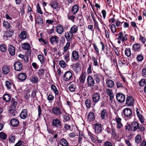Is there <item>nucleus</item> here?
I'll list each match as a JSON object with an SVG mask.
<instances>
[{
    "mask_svg": "<svg viewBox=\"0 0 146 146\" xmlns=\"http://www.w3.org/2000/svg\"><path fill=\"white\" fill-rule=\"evenodd\" d=\"M104 146H113L111 143L109 141H106L104 143Z\"/></svg>",
    "mask_w": 146,
    "mask_h": 146,
    "instance_id": "nucleus-63",
    "label": "nucleus"
},
{
    "mask_svg": "<svg viewBox=\"0 0 146 146\" xmlns=\"http://www.w3.org/2000/svg\"><path fill=\"white\" fill-rule=\"evenodd\" d=\"M106 92L107 95L109 96L110 100H112L114 99V95L112 90L110 89H107Z\"/></svg>",
    "mask_w": 146,
    "mask_h": 146,
    "instance_id": "nucleus-19",
    "label": "nucleus"
},
{
    "mask_svg": "<svg viewBox=\"0 0 146 146\" xmlns=\"http://www.w3.org/2000/svg\"><path fill=\"white\" fill-rule=\"evenodd\" d=\"M14 69L17 71H21L23 67L22 64L19 61L15 62L14 64Z\"/></svg>",
    "mask_w": 146,
    "mask_h": 146,
    "instance_id": "nucleus-4",
    "label": "nucleus"
},
{
    "mask_svg": "<svg viewBox=\"0 0 146 146\" xmlns=\"http://www.w3.org/2000/svg\"><path fill=\"white\" fill-rule=\"evenodd\" d=\"M15 137L13 135L11 134L9 137V141L10 143H13L15 141Z\"/></svg>",
    "mask_w": 146,
    "mask_h": 146,
    "instance_id": "nucleus-49",
    "label": "nucleus"
},
{
    "mask_svg": "<svg viewBox=\"0 0 146 146\" xmlns=\"http://www.w3.org/2000/svg\"><path fill=\"white\" fill-rule=\"evenodd\" d=\"M106 86L109 88H112L114 86V82L110 79H108L106 80Z\"/></svg>",
    "mask_w": 146,
    "mask_h": 146,
    "instance_id": "nucleus-14",
    "label": "nucleus"
},
{
    "mask_svg": "<svg viewBox=\"0 0 146 146\" xmlns=\"http://www.w3.org/2000/svg\"><path fill=\"white\" fill-rule=\"evenodd\" d=\"M51 7L53 9H56L58 8V5L57 3L55 1H53L50 4Z\"/></svg>",
    "mask_w": 146,
    "mask_h": 146,
    "instance_id": "nucleus-38",
    "label": "nucleus"
},
{
    "mask_svg": "<svg viewBox=\"0 0 146 146\" xmlns=\"http://www.w3.org/2000/svg\"><path fill=\"white\" fill-rule=\"evenodd\" d=\"M86 76V74L85 73L82 72L80 77L79 80L80 83H84L85 81Z\"/></svg>",
    "mask_w": 146,
    "mask_h": 146,
    "instance_id": "nucleus-29",
    "label": "nucleus"
},
{
    "mask_svg": "<svg viewBox=\"0 0 146 146\" xmlns=\"http://www.w3.org/2000/svg\"><path fill=\"white\" fill-rule=\"evenodd\" d=\"M20 117L22 119H25L27 117V110L25 109L23 110L20 114Z\"/></svg>",
    "mask_w": 146,
    "mask_h": 146,
    "instance_id": "nucleus-20",
    "label": "nucleus"
},
{
    "mask_svg": "<svg viewBox=\"0 0 146 146\" xmlns=\"http://www.w3.org/2000/svg\"><path fill=\"white\" fill-rule=\"evenodd\" d=\"M17 100L13 98H12L11 101V105L12 109L9 110L10 112L12 111H14V110H15L18 104Z\"/></svg>",
    "mask_w": 146,
    "mask_h": 146,
    "instance_id": "nucleus-11",
    "label": "nucleus"
},
{
    "mask_svg": "<svg viewBox=\"0 0 146 146\" xmlns=\"http://www.w3.org/2000/svg\"><path fill=\"white\" fill-rule=\"evenodd\" d=\"M101 76L100 75L97 73L94 74L93 75V78L97 84H98L100 83L101 80Z\"/></svg>",
    "mask_w": 146,
    "mask_h": 146,
    "instance_id": "nucleus-26",
    "label": "nucleus"
},
{
    "mask_svg": "<svg viewBox=\"0 0 146 146\" xmlns=\"http://www.w3.org/2000/svg\"><path fill=\"white\" fill-rule=\"evenodd\" d=\"M108 115L107 111L105 109H103L101 113V117L103 119H106V117Z\"/></svg>",
    "mask_w": 146,
    "mask_h": 146,
    "instance_id": "nucleus-32",
    "label": "nucleus"
},
{
    "mask_svg": "<svg viewBox=\"0 0 146 146\" xmlns=\"http://www.w3.org/2000/svg\"><path fill=\"white\" fill-rule=\"evenodd\" d=\"M68 19L71 20L72 22H74V19L76 18L75 16L70 15V13H68L67 15Z\"/></svg>",
    "mask_w": 146,
    "mask_h": 146,
    "instance_id": "nucleus-45",
    "label": "nucleus"
},
{
    "mask_svg": "<svg viewBox=\"0 0 146 146\" xmlns=\"http://www.w3.org/2000/svg\"><path fill=\"white\" fill-rule=\"evenodd\" d=\"M142 75L144 77H146V68H144L142 70Z\"/></svg>",
    "mask_w": 146,
    "mask_h": 146,
    "instance_id": "nucleus-62",
    "label": "nucleus"
},
{
    "mask_svg": "<svg viewBox=\"0 0 146 146\" xmlns=\"http://www.w3.org/2000/svg\"><path fill=\"white\" fill-rule=\"evenodd\" d=\"M137 77V75L135 74H133L132 75L131 80L134 82V84H136Z\"/></svg>",
    "mask_w": 146,
    "mask_h": 146,
    "instance_id": "nucleus-60",
    "label": "nucleus"
},
{
    "mask_svg": "<svg viewBox=\"0 0 146 146\" xmlns=\"http://www.w3.org/2000/svg\"><path fill=\"white\" fill-rule=\"evenodd\" d=\"M36 7L37 13L41 15H42L43 14V13L39 5V3L37 4Z\"/></svg>",
    "mask_w": 146,
    "mask_h": 146,
    "instance_id": "nucleus-56",
    "label": "nucleus"
},
{
    "mask_svg": "<svg viewBox=\"0 0 146 146\" xmlns=\"http://www.w3.org/2000/svg\"><path fill=\"white\" fill-rule=\"evenodd\" d=\"M116 84L117 88L124 87V84L122 83L121 81H117L116 82Z\"/></svg>",
    "mask_w": 146,
    "mask_h": 146,
    "instance_id": "nucleus-47",
    "label": "nucleus"
},
{
    "mask_svg": "<svg viewBox=\"0 0 146 146\" xmlns=\"http://www.w3.org/2000/svg\"><path fill=\"white\" fill-rule=\"evenodd\" d=\"M126 102V104L128 106H133V104L134 100L132 96H127Z\"/></svg>",
    "mask_w": 146,
    "mask_h": 146,
    "instance_id": "nucleus-10",
    "label": "nucleus"
},
{
    "mask_svg": "<svg viewBox=\"0 0 146 146\" xmlns=\"http://www.w3.org/2000/svg\"><path fill=\"white\" fill-rule=\"evenodd\" d=\"M111 134L112 137L114 138L115 140L118 141L119 136L116 133L115 129L114 128H111Z\"/></svg>",
    "mask_w": 146,
    "mask_h": 146,
    "instance_id": "nucleus-25",
    "label": "nucleus"
},
{
    "mask_svg": "<svg viewBox=\"0 0 146 146\" xmlns=\"http://www.w3.org/2000/svg\"><path fill=\"white\" fill-rule=\"evenodd\" d=\"M8 50L9 54L11 56H14L15 54V47L12 45L9 46Z\"/></svg>",
    "mask_w": 146,
    "mask_h": 146,
    "instance_id": "nucleus-17",
    "label": "nucleus"
},
{
    "mask_svg": "<svg viewBox=\"0 0 146 146\" xmlns=\"http://www.w3.org/2000/svg\"><path fill=\"white\" fill-rule=\"evenodd\" d=\"M59 65L60 66L63 68H65L66 66V64L65 62L63 60H61L60 61L59 63Z\"/></svg>",
    "mask_w": 146,
    "mask_h": 146,
    "instance_id": "nucleus-54",
    "label": "nucleus"
},
{
    "mask_svg": "<svg viewBox=\"0 0 146 146\" xmlns=\"http://www.w3.org/2000/svg\"><path fill=\"white\" fill-rule=\"evenodd\" d=\"M87 117L88 120L89 122L94 121L95 119L94 114L92 112L89 113Z\"/></svg>",
    "mask_w": 146,
    "mask_h": 146,
    "instance_id": "nucleus-30",
    "label": "nucleus"
},
{
    "mask_svg": "<svg viewBox=\"0 0 146 146\" xmlns=\"http://www.w3.org/2000/svg\"><path fill=\"white\" fill-rule=\"evenodd\" d=\"M78 6L77 5H75L73 6L72 8L71 11V13L72 14V15H74L78 11Z\"/></svg>",
    "mask_w": 146,
    "mask_h": 146,
    "instance_id": "nucleus-28",
    "label": "nucleus"
},
{
    "mask_svg": "<svg viewBox=\"0 0 146 146\" xmlns=\"http://www.w3.org/2000/svg\"><path fill=\"white\" fill-rule=\"evenodd\" d=\"M0 49L2 52H4L7 50V47L5 45L1 44L0 45Z\"/></svg>",
    "mask_w": 146,
    "mask_h": 146,
    "instance_id": "nucleus-42",
    "label": "nucleus"
},
{
    "mask_svg": "<svg viewBox=\"0 0 146 146\" xmlns=\"http://www.w3.org/2000/svg\"><path fill=\"white\" fill-rule=\"evenodd\" d=\"M52 125L54 127H62L61 122L59 119L56 118L53 120Z\"/></svg>",
    "mask_w": 146,
    "mask_h": 146,
    "instance_id": "nucleus-9",
    "label": "nucleus"
},
{
    "mask_svg": "<svg viewBox=\"0 0 146 146\" xmlns=\"http://www.w3.org/2000/svg\"><path fill=\"white\" fill-rule=\"evenodd\" d=\"M52 113L57 115H58L61 113L60 108L57 107H54L53 108Z\"/></svg>",
    "mask_w": 146,
    "mask_h": 146,
    "instance_id": "nucleus-22",
    "label": "nucleus"
},
{
    "mask_svg": "<svg viewBox=\"0 0 146 146\" xmlns=\"http://www.w3.org/2000/svg\"><path fill=\"white\" fill-rule=\"evenodd\" d=\"M37 91L35 89H33L31 97L33 98H36Z\"/></svg>",
    "mask_w": 146,
    "mask_h": 146,
    "instance_id": "nucleus-58",
    "label": "nucleus"
},
{
    "mask_svg": "<svg viewBox=\"0 0 146 146\" xmlns=\"http://www.w3.org/2000/svg\"><path fill=\"white\" fill-rule=\"evenodd\" d=\"M27 75L25 73H19L18 76V79L21 81L25 80L27 78Z\"/></svg>",
    "mask_w": 146,
    "mask_h": 146,
    "instance_id": "nucleus-21",
    "label": "nucleus"
},
{
    "mask_svg": "<svg viewBox=\"0 0 146 146\" xmlns=\"http://www.w3.org/2000/svg\"><path fill=\"white\" fill-rule=\"evenodd\" d=\"M56 32L59 34L61 35L64 31L63 27L61 25H59L56 27Z\"/></svg>",
    "mask_w": 146,
    "mask_h": 146,
    "instance_id": "nucleus-16",
    "label": "nucleus"
},
{
    "mask_svg": "<svg viewBox=\"0 0 146 146\" xmlns=\"http://www.w3.org/2000/svg\"><path fill=\"white\" fill-rule=\"evenodd\" d=\"M11 22V21H9V22L7 21L4 20L3 23V27L6 30L11 29L10 28L11 27V26L10 25V23Z\"/></svg>",
    "mask_w": 146,
    "mask_h": 146,
    "instance_id": "nucleus-15",
    "label": "nucleus"
},
{
    "mask_svg": "<svg viewBox=\"0 0 146 146\" xmlns=\"http://www.w3.org/2000/svg\"><path fill=\"white\" fill-rule=\"evenodd\" d=\"M5 85L7 89H11L12 84L9 81H6L5 82Z\"/></svg>",
    "mask_w": 146,
    "mask_h": 146,
    "instance_id": "nucleus-59",
    "label": "nucleus"
},
{
    "mask_svg": "<svg viewBox=\"0 0 146 146\" xmlns=\"http://www.w3.org/2000/svg\"><path fill=\"white\" fill-rule=\"evenodd\" d=\"M137 124V122L136 121L133 122L131 125L129 123H127L125 125V128H136L137 126L136 124Z\"/></svg>",
    "mask_w": 146,
    "mask_h": 146,
    "instance_id": "nucleus-33",
    "label": "nucleus"
},
{
    "mask_svg": "<svg viewBox=\"0 0 146 146\" xmlns=\"http://www.w3.org/2000/svg\"><path fill=\"white\" fill-rule=\"evenodd\" d=\"M50 43L52 45L54 44H57L59 42V37L55 35L51 37L49 39Z\"/></svg>",
    "mask_w": 146,
    "mask_h": 146,
    "instance_id": "nucleus-12",
    "label": "nucleus"
},
{
    "mask_svg": "<svg viewBox=\"0 0 146 146\" xmlns=\"http://www.w3.org/2000/svg\"><path fill=\"white\" fill-rule=\"evenodd\" d=\"M110 29L113 33H114L116 31V27L114 24H113L111 25L110 27Z\"/></svg>",
    "mask_w": 146,
    "mask_h": 146,
    "instance_id": "nucleus-55",
    "label": "nucleus"
},
{
    "mask_svg": "<svg viewBox=\"0 0 146 146\" xmlns=\"http://www.w3.org/2000/svg\"><path fill=\"white\" fill-rule=\"evenodd\" d=\"M3 100L6 102H9L11 99V96L9 94H5L3 96Z\"/></svg>",
    "mask_w": 146,
    "mask_h": 146,
    "instance_id": "nucleus-36",
    "label": "nucleus"
},
{
    "mask_svg": "<svg viewBox=\"0 0 146 146\" xmlns=\"http://www.w3.org/2000/svg\"><path fill=\"white\" fill-rule=\"evenodd\" d=\"M10 123L13 127H16L19 125V122L18 120L15 119H11Z\"/></svg>",
    "mask_w": 146,
    "mask_h": 146,
    "instance_id": "nucleus-24",
    "label": "nucleus"
},
{
    "mask_svg": "<svg viewBox=\"0 0 146 146\" xmlns=\"http://www.w3.org/2000/svg\"><path fill=\"white\" fill-rule=\"evenodd\" d=\"M137 117L141 122V123H143L144 122V119L142 115L141 114L139 111H137Z\"/></svg>",
    "mask_w": 146,
    "mask_h": 146,
    "instance_id": "nucleus-43",
    "label": "nucleus"
},
{
    "mask_svg": "<svg viewBox=\"0 0 146 146\" xmlns=\"http://www.w3.org/2000/svg\"><path fill=\"white\" fill-rule=\"evenodd\" d=\"M33 83H37L38 82V78L35 76H32L29 79Z\"/></svg>",
    "mask_w": 146,
    "mask_h": 146,
    "instance_id": "nucleus-31",
    "label": "nucleus"
},
{
    "mask_svg": "<svg viewBox=\"0 0 146 146\" xmlns=\"http://www.w3.org/2000/svg\"><path fill=\"white\" fill-rule=\"evenodd\" d=\"M72 57L75 60H77L79 59L78 52L76 50H73L72 53Z\"/></svg>",
    "mask_w": 146,
    "mask_h": 146,
    "instance_id": "nucleus-23",
    "label": "nucleus"
},
{
    "mask_svg": "<svg viewBox=\"0 0 146 146\" xmlns=\"http://www.w3.org/2000/svg\"><path fill=\"white\" fill-rule=\"evenodd\" d=\"M73 34L70 31L65 32L64 36L66 40L68 42H70L72 41V39L73 36Z\"/></svg>",
    "mask_w": 146,
    "mask_h": 146,
    "instance_id": "nucleus-8",
    "label": "nucleus"
},
{
    "mask_svg": "<svg viewBox=\"0 0 146 146\" xmlns=\"http://www.w3.org/2000/svg\"><path fill=\"white\" fill-rule=\"evenodd\" d=\"M87 80L88 87H92L94 86L95 82L94 78L92 76H88Z\"/></svg>",
    "mask_w": 146,
    "mask_h": 146,
    "instance_id": "nucleus-6",
    "label": "nucleus"
},
{
    "mask_svg": "<svg viewBox=\"0 0 146 146\" xmlns=\"http://www.w3.org/2000/svg\"><path fill=\"white\" fill-rule=\"evenodd\" d=\"M51 88L52 90L54 92L55 94L58 95V91L54 85L52 84L51 86Z\"/></svg>",
    "mask_w": 146,
    "mask_h": 146,
    "instance_id": "nucleus-41",
    "label": "nucleus"
},
{
    "mask_svg": "<svg viewBox=\"0 0 146 146\" xmlns=\"http://www.w3.org/2000/svg\"><path fill=\"white\" fill-rule=\"evenodd\" d=\"M38 58L41 64L44 63V58L43 56L41 54H39L38 56Z\"/></svg>",
    "mask_w": 146,
    "mask_h": 146,
    "instance_id": "nucleus-46",
    "label": "nucleus"
},
{
    "mask_svg": "<svg viewBox=\"0 0 146 146\" xmlns=\"http://www.w3.org/2000/svg\"><path fill=\"white\" fill-rule=\"evenodd\" d=\"M125 54L127 57H129L131 56V52L129 48H127L125 50Z\"/></svg>",
    "mask_w": 146,
    "mask_h": 146,
    "instance_id": "nucleus-44",
    "label": "nucleus"
},
{
    "mask_svg": "<svg viewBox=\"0 0 146 146\" xmlns=\"http://www.w3.org/2000/svg\"><path fill=\"white\" fill-rule=\"evenodd\" d=\"M85 103L87 108H90L91 107V102L90 99H87L85 101Z\"/></svg>",
    "mask_w": 146,
    "mask_h": 146,
    "instance_id": "nucleus-53",
    "label": "nucleus"
},
{
    "mask_svg": "<svg viewBox=\"0 0 146 146\" xmlns=\"http://www.w3.org/2000/svg\"><path fill=\"white\" fill-rule=\"evenodd\" d=\"M2 71L5 74H7L9 72V68L8 66L5 65L2 68Z\"/></svg>",
    "mask_w": 146,
    "mask_h": 146,
    "instance_id": "nucleus-35",
    "label": "nucleus"
},
{
    "mask_svg": "<svg viewBox=\"0 0 146 146\" xmlns=\"http://www.w3.org/2000/svg\"><path fill=\"white\" fill-rule=\"evenodd\" d=\"M21 47L23 49L27 50V54L28 56H30L31 50L30 45L28 43H24L21 44Z\"/></svg>",
    "mask_w": 146,
    "mask_h": 146,
    "instance_id": "nucleus-2",
    "label": "nucleus"
},
{
    "mask_svg": "<svg viewBox=\"0 0 146 146\" xmlns=\"http://www.w3.org/2000/svg\"><path fill=\"white\" fill-rule=\"evenodd\" d=\"M146 83V79H142L139 82V85L141 86H144Z\"/></svg>",
    "mask_w": 146,
    "mask_h": 146,
    "instance_id": "nucleus-52",
    "label": "nucleus"
},
{
    "mask_svg": "<svg viewBox=\"0 0 146 146\" xmlns=\"http://www.w3.org/2000/svg\"><path fill=\"white\" fill-rule=\"evenodd\" d=\"M70 84V85L68 87L69 90L71 92H74L76 89L77 86V84L75 82H71Z\"/></svg>",
    "mask_w": 146,
    "mask_h": 146,
    "instance_id": "nucleus-13",
    "label": "nucleus"
},
{
    "mask_svg": "<svg viewBox=\"0 0 146 146\" xmlns=\"http://www.w3.org/2000/svg\"><path fill=\"white\" fill-rule=\"evenodd\" d=\"M27 35V32L25 31H22L20 35H19V37L22 39H25L26 38Z\"/></svg>",
    "mask_w": 146,
    "mask_h": 146,
    "instance_id": "nucleus-37",
    "label": "nucleus"
},
{
    "mask_svg": "<svg viewBox=\"0 0 146 146\" xmlns=\"http://www.w3.org/2000/svg\"><path fill=\"white\" fill-rule=\"evenodd\" d=\"M70 43L68 42L66 45L64 47L63 51L64 52H66L68 50V48L70 46Z\"/></svg>",
    "mask_w": 146,
    "mask_h": 146,
    "instance_id": "nucleus-57",
    "label": "nucleus"
},
{
    "mask_svg": "<svg viewBox=\"0 0 146 146\" xmlns=\"http://www.w3.org/2000/svg\"><path fill=\"white\" fill-rule=\"evenodd\" d=\"M116 36L118 35V39L119 40H121L122 42L127 40L128 35L127 34H125L124 35L123 33L121 32H120L118 34H116Z\"/></svg>",
    "mask_w": 146,
    "mask_h": 146,
    "instance_id": "nucleus-7",
    "label": "nucleus"
},
{
    "mask_svg": "<svg viewBox=\"0 0 146 146\" xmlns=\"http://www.w3.org/2000/svg\"><path fill=\"white\" fill-rule=\"evenodd\" d=\"M70 53L69 51H68L67 53L64 57V59L66 62L67 63L70 60Z\"/></svg>",
    "mask_w": 146,
    "mask_h": 146,
    "instance_id": "nucleus-48",
    "label": "nucleus"
},
{
    "mask_svg": "<svg viewBox=\"0 0 146 146\" xmlns=\"http://www.w3.org/2000/svg\"><path fill=\"white\" fill-rule=\"evenodd\" d=\"M7 137V135L3 132L0 133V138L5 140L6 139Z\"/></svg>",
    "mask_w": 146,
    "mask_h": 146,
    "instance_id": "nucleus-51",
    "label": "nucleus"
},
{
    "mask_svg": "<svg viewBox=\"0 0 146 146\" xmlns=\"http://www.w3.org/2000/svg\"><path fill=\"white\" fill-rule=\"evenodd\" d=\"M23 143L21 141H19L14 146H21L22 145Z\"/></svg>",
    "mask_w": 146,
    "mask_h": 146,
    "instance_id": "nucleus-64",
    "label": "nucleus"
},
{
    "mask_svg": "<svg viewBox=\"0 0 146 146\" xmlns=\"http://www.w3.org/2000/svg\"><path fill=\"white\" fill-rule=\"evenodd\" d=\"M78 30V28L77 26L76 25H74L71 27L70 31L73 34H75L77 33Z\"/></svg>",
    "mask_w": 146,
    "mask_h": 146,
    "instance_id": "nucleus-34",
    "label": "nucleus"
},
{
    "mask_svg": "<svg viewBox=\"0 0 146 146\" xmlns=\"http://www.w3.org/2000/svg\"><path fill=\"white\" fill-rule=\"evenodd\" d=\"M100 95L99 93L96 92L94 93L92 95V101L95 103L99 102L100 100Z\"/></svg>",
    "mask_w": 146,
    "mask_h": 146,
    "instance_id": "nucleus-5",
    "label": "nucleus"
},
{
    "mask_svg": "<svg viewBox=\"0 0 146 146\" xmlns=\"http://www.w3.org/2000/svg\"><path fill=\"white\" fill-rule=\"evenodd\" d=\"M14 31L13 30H9L5 31V36L7 38H10L13 34Z\"/></svg>",
    "mask_w": 146,
    "mask_h": 146,
    "instance_id": "nucleus-27",
    "label": "nucleus"
},
{
    "mask_svg": "<svg viewBox=\"0 0 146 146\" xmlns=\"http://www.w3.org/2000/svg\"><path fill=\"white\" fill-rule=\"evenodd\" d=\"M143 56L141 54L137 55V61L138 62L141 61L143 59Z\"/></svg>",
    "mask_w": 146,
    "mask_h": 146,
    "instance_id": "nucleus-61",
    "label": "nucleus"
},
{
    "mask_svg": "<svg viewBox=\"0 0 146 146\" xmlns=\"http://www.w3.org/2000/svg\"><path fill=\"white\" fill-rule=\"evenodd\" d=\"M122 113L126 116H129L132 114V111L129 108H126L123 111Z\"/></svg>",
    "mask_w": 146,
    "mask_h": 146,
    "instance_id": "nucleus-18",
    "label": "nucleus"
},
{
    "mask_svg": "<svg viewBox=\"0 0 146 146\" xmlns=\"http://www.w3.org/2000/svg\"><path fill=\"white\" fill-rule=\"evenodd\" d=\"M60 143L62 146H67L68 145V143L67 141L64 139L60 141Z\"/></svg>",
    "mask_w": 146,
    "mask_h": 146,
    "instance_id": "nucleus-40",
    "label": "nucleus"
},
{
    "mask_svg": "<svg viewBox=\"0 0 146 146\" xmlns=\"http://www.w3.org/2000/svg\"><path fill=\"white\" fill-rule=\"evenodd\" d=\"M44 72V69L42 68L38 70L37 74L39 77L41 78L43 77Z\"/></svg>",
    "mask_w": 146,
    "mask_h": 146,
    "instance_id": "nucleus-39",
    "label": "nucleus"
},
{
    "mask_svg": "<svg viewBox=\"0 0 146 146\" xmlns=\"http://www.w3.org/2000/svg\"><path fill=\"white\" fill-rule=\"evenodd\" d=\"M116 98L118 102L123 103L125 100V96L123 93L121 92L118 93L116 94Z\"/></svg>",
    "mask_w": 146,
    "mask_h": 146,
    "instance_id": "nucleus-1",
    "label": "nucleus"
},
{
    "mask_svg": "<svg viewBox=\"0 0 146 146\" xmlns=\"http://www.w3.org/2000/svg\"><path fill=\"white\" fill-rule=\"evenodd\" d=\"M36 22L38 24H43V20L40 16L37 17V19L36 20Z\"/></svg>",
    "mask_w": 146,
    "mask_h": 146,
    "instance_id": "nucleus-50",
    "label": "nucleus"
},
{
    "mask_svg": "<svg viewBox=\"0 0 146 146\" xmlns=\"http://www.w3.org/2000/svg\"><path fill=\"white\" fill-rule=\"evenodd\" d=\"M72 71H70L66 72L63 75V80L66 81L70 80L72 76Z\"/></svg>",
    "mask_w": 146,
    "mask_h": 146,
    "instance_id": "nucleus-3",
    "label": "nucleus"
}]
</instances>
